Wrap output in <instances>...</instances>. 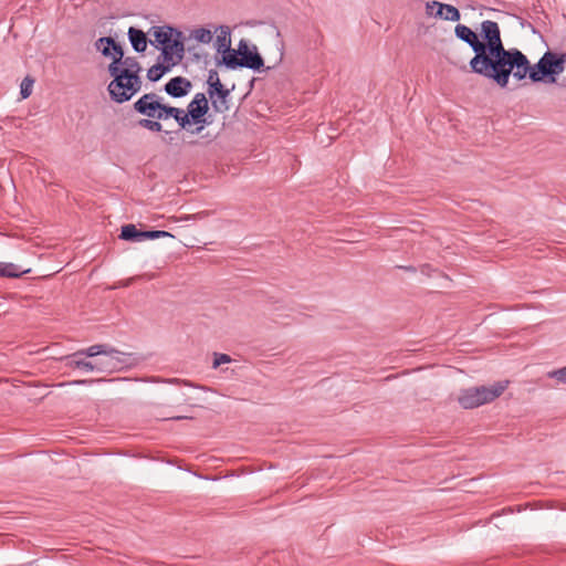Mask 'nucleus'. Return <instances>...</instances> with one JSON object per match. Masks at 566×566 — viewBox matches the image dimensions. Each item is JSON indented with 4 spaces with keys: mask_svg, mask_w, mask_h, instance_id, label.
<instances>
[{
    "mask_svg": "<svg viewBox=\"0 0 566 566\" xmlns=\"http://www.w3.org/2000/svg\"><path fill=\"white\" fill-rule=\"evenodd\" d=\"M488 38L491 41L485 60L480 62L474 73L493 80L501 87L507 86L511 74L518 81L530 77L531 63L526 55L517 49L506 50L501 33L490 31Z\"/></svg>",
    "mask_w": 566,
    "mask_h": 566,
    "instance_id": "nucleus-1",
    "label": "nucleus"
},
{
    "mask_svg": "<svg viewBox=\"0 0 566 566\" xmlns=\"http://www.w3.org/2000/svg\"><path fill=\"white\" fill-rule=\"evenodd\" d=\"M140 71L142 66L135 57H125L119 66L111 63L108 72L113 80L107 87L111 98L116 103H124L137 94L142 88Z\"/></svg>",
    "mask_w": 566,
    "mask_h": 566,
    "instance_id": "nucleus-2",
    "label": "nucleus"
},
{
    "mask_svg": "<svg viewBox=\"0 0 566 566\" xmlns=\"http://www.w3.org/2000/svg\"><path fill=\"white\" fill-rule=\"evenodd\" d=\"M490 31L500 34V27L495 21L485 20L481 23V35L484 41H480L478 34L464 24H457L454 28L455 36L468 43L475 52V55L470 61V67L473 72L476 70L480 62L485 60V54L490 48L491 41L490 38H488V32Z\"/></svg>",
    "mask_w": 566,
    "mask_h": 566,
    "instance_id": "nucleus-3",
    "label": "nucleus"
},
{
    "mask_svg": "<svg viewBox=\"0 0 566 566\" xmlns=\"http://www.w3.org/2000/svg\"><path fill=\"white\" fill-rule=\"evenodd\" d=\"M509 380H500L489 386H475L461 389L457 401L464 409H474L491 403L507 389Z\"/></svg>",
    "mask_w": 566,
    "mask_h": 566,
    "instance_id": "nucleus-4",
    "label": "nucleus"
},
{
    "mask_svg": "<svg viewBox=\"0 0 566 566\" xmlns=\"http://www.w3.org/2000/svg\"><path fill=\"white\" fill-rule=\"evenodd\" d=\"M87 357L92 358L93 371L112 374L123 368L125 355L105 344H96L86 348Z\"/></svg>",
    "mask_w": 566,
    "mask_h": 566,
    "instance_id": "nucleus-5",
    "label": "nucleus"
},
{
    "mask_svg": "<svg viewBox=\"0 0 566 566\" xmlns=\"http://www.w3.org/2000/svg\"><path fill=\"white\" fill-rule=\"evenodd\" d=\"M209 111L208 98L203 93H197L193 99L188 104L187 109L178 108L180 114L174 115L179 126L191 134H199L203 129V125L192 128L193 125L205 123V115Z\"/></svg>",
    "mask_w": 566,
    "mask_h": 566,
    "instance_id": "nucleus-6",
    "label": "nucleus"
},
{
    "mask_svg": "<svg viewBox=\"0 0 566 566\" xmlns=\"http://www.w3.org/2000/svg\"><path fill=\"white\" fill-rule=\"evenodd\" d=\"M565 67L566 53L547 51L535 65H531L530 78L533 82H543L549 77L548 82L555 83V76L562 74Z\"/></svg>",
    "mask_w": 566,
    "mask_h": 566,
    "instance_id": "nucleus-7",
    "label": "nucleus"
},
{
    "mask_svg": "<svg viewBox=\"0 0 566 566\" xmlns=\"http://www.w3.org/2000/svg\"><path fill=\"white\" fill-rule=\"evenodd\" d=\"M134 108L137 113L147 116L149 118L168 119L174 115L180 114L178 107H171L161 103L160 97L155 93H148L143 95L134 104Z\"/></svg>",
    "mask_w": 566,
    "mask_h": 566,
    "instance_id": "nucleus-8",
    "label": "nucleus"
},
{
    "mask_svg": "<svg viewBox=\"0 0 566 566\" xmlns=\"http://www.w3.org/2000/svg\"><path fill=\"white\" fill-rule=\"evenodd\" d=\"M238 53L241 62V67L251 70H260L263 66V59L258 53V48L250 44L247 40H240L238 44Z\"/></svg>",
    "mask_w": 566,
    "mask_h": 566,
    "instance_id": "nucleus-9",
    "label": "nucleus"
},
{
    "mask_svg": "<svg viewBox=\"0 0 566 566\" xmlns=\"http://www.w3.org/2000/svg\"><path fill=\"white\" fill-rule=\"evenodd\" d=\"M426 14L428 17L452 22H457L461 18L460 11L454 6L434 0L426 3Z\"/></svg>",
    "mask_w": 566,
    "mask_h": 566,
    "instance_id": "nucleus-10",
    "label": "nucleus"
},
{
    "mask_svg": "<svg viewBox=\"0 0 566 566\" xmlns=\"http://www.w3.org/2000/svg\"><path fill=\"white\" fill-rule=\"evenodd\" d=\"M174 238L170 232L154 230V231H139L134 224H125L122 227L119 238L126 241H142L146 239H159V238Z\"/></svg>",
    "mask_w": 566,
    "mask_h": 566,
    "instance_id": "nucleus-11",
    "label": "nucleus"
},
{
    "mask_svg": "<svg viewBox=\"0 0 566 566\" xmlns=\"http://www.w3.org/2000/svg\"><path fill=\"white\" fill-rule=\"evenodd\" d=\"M171 42L161 45L160 57L167 61L170 65L178 64L184 56V43L181 41V33L170 39Z\"/></svg>",
    "mask_w": 566,
    "mask_h": 566,
    "instance_id": "nucleus-12",
    "label": "nucleus"
},
{
    "mask_svg": "<svg viewBox=\"0 0 566 566\" xmlns=\"http://www.w3.org/2000/svg\"><path fill=\"white\" fill-rule=\"evenodd\" d=\"M208 95L216 112L223 113L229 109L228 97L230 95V91L224 87L221 81L209 85Z\"/></svg>",
    "mask_w": 566,
    "mask_h": 566,
    "instance_id": "nucleus-13",
    "label": "nucleus"
},
{
    "mask_svg": "<svg viewBox=\"0 0 566 566\" xmlns=\"http://www.w3.org/2000/svg\"><path fill=\"white\" fill-rule=\"evenodd\" d=\"M95 46L104 56L111 57L112 63H116L117 66L123 65V61H125L124 52L112 38L98 39Z\"/></svg>",
    "mask_w": 566,
    "mask_h": 566,
    "instance_id": "nucleus-14",
    "label": "nucleus"
},
{
    "mask_svg": "<svg viewBox=\"0 0 566 566\" xmlns=\"http://www.w3.org/2000/svg\"><path fill=\"white\" fill-rule=\"evenodd\" d=\"M86 349L78 350L67 357L66 366L70 368L82 369L87 373H93V361L87 359Z\"/></svg>",
    "mask_w": 566,
    "mask_h": 566,
    "instance_id": "nucleus-15",
    "label": "nucleus"
},
{
    "mask_svg": "<svg viewBox=\"0 0 566 566\" xmlns=\"http://www.w3.org/2000/svg\"><path fill=\"white\" fill-rule=\"evenodd\" d=\"M191 83L181 76L171 78L165 86L166 92L174 97H181L189 93Z\"/></svg>",
    "mask_w": 566,
    "mask_h": 566,
    "instance_id": "nucleus-16",
    "label": "nucleus"
},
{
    "mask_svg": "<svg viewBox=\"0 0 566 566\" xmlns=\"http://www.w3.org/2000/svg\"><path fill=\"white\" fill-rule=\"evenodd\" d=\"M178 33L180 32L170 27H155L150 32V36L153 38L150 43H156L158 46H161L165 43L171 42L170 39L176 36Z\"/></svg>",
    "mask_w": 566,
    "mask_h": 566,
    "instance_id": "nucleus-17",
    "label": "nucleus"
},
{
    "mask_svg": "<svg viewBox=\"0 0 566 566\" xmlns=\"http://www.w3.org/2000/svg\"><path fill=\"white\" fill-rule=\"evenodd\" d=\"M217 39H216V49L218 53L220 51H226L231 46V31L227 25H220L216 29Z\"/></svg>",
    "mask_w": 566,
    "mask_h": 566,
    "instance_id": "nucleus-18",
    "label": "nucleus"
},
{
    "mask_svg": "<svg viewBox=\"0 0 566 566\" xmlns=\"http://www.w3.org/2000/svg\"><path fill=\"white\" fill-rule=\"evenodd\" d=\"M128 36L135 51L144 52L146 50L147 36L142 30L130 27L128 30Z\"/></svg>",
    "mask_w": 566,
    "mask_h": 566,
    "instance_id": "nucleus-19",
    "label": "nucleus"
},
{
    "mask_svg": "<svg viewBox=\"0 0 566 566\" xmlns=\"http://www.w3.org/2000/svg\"><path fill=\"white\" fill-rule=\"evenodd\" d=\"M222 54L221 63H223L228 69H237L241 67V62L239 59L238 49H231V46L226 51H220Z\"/></svg>",
    "mask_w": 566,
    "mask_h": 566,
    "instance_id": "nucleus-20",
    "label": "nucleus"
},
{
    "mask_svg": "<svg viewBox=\"0 0 566 566\" xmlns=\"http://www.w3.org/2000/svg\"><path fill=\"white\" fill-rule=\"evenodd\" d=\"M172 66L174 65L168 64L167 61H164L161 57H159V62L148 70L147 77L151 82H156Z\"/></svg>",
    "mask_w": 566,
    "mask_h": 566,
    "instance_id": "nucleus-21",
    "label": "nucleus"
},
{
    "mask_svg": "<svg viewBox=\"0 0 566 566\" xmlns=\"http://www.w3.org/2000/svg\"><path fill=\"white\" fill-rule=\"evenodd\" d=\"M23 272L13 263H0V276L19 277Z\"/></svg>",
    "mask_w": 566,
    "mask_h": 566,
    "instance_id": "nucleus-22",
    "label": "nucleus"
},
{
    "mask_svg": "<svg viewBox=\"0 0 566 566\" xmlns=\"http://www.w3.org/2000/svg\"><path fill=\"white\" fill-rule=\"evenodd\" d=\"M191 38L200 43H210L212 41V32L205 28H198L192 31Z\"/></svg>",
    "mask_w": 566,
    "mask_h": 566,
    "instance_id": "nucleus-23",
    "label": "nucleus"
},
{
    "mask_svg": "<svg viewBox=\"0 0 566 566\" xmlns=\"http://www.w3.org/2000/svg\"><path fill=\"white\" fill-rule=\"evenodd\" d=\"M34 78L31 75H27L21 83L20 94L22 98H28L32 94V87Z\"/></svg>",
    "mask_w": 566,
    "mask_h": 566,
    "instance_id": "nucleus-24",
    "label": "nucleus"
},
{
    "mask_svg": "<svg viewBox=\"0 0 566 566\" xmlns=\"http://www.w3.org/2000/svg\"><path fill=\"white\" fill-rule=\"evenodd\" d=\"M547 377L555 379L558 384L566 385V366L547 373Z\"/></svg>",
    "mask_w": 566,
    "mask_h": 566,
    "instance_id": "nucleus-25",
    "label": "nucleus"
},
{
    "mask_svg": "<svg viewBox=\"0 0 566 566\" xmlns=\"http://www.w3.org/2000/svg\"><path fill=\"white\" fill-rule=\"evenodd\" d=\"M139 124L151 132H160L163 129V125L158 120L150 119H142Z\"/></svg>",
    "mask_w": 566,
    "mask_h": 566,
    "instance_id": "nucleus-26",
    "label": "nucleus"
},
{
    "mask_svg": "<svg viewBox=\"0 0 566 566\" xmlns=\"http://www.w3.org/2000/svg\"><path fill=\"white\" fill-rule=\"evenodd\" d=\"M231 357L227 354H218L216 353L213 355V363H212V367L213 368H218L219 366L223 365V364H229L231 363Z\"/></svg>",
    "mask_w": 566,
    "mask_h": 566,
    "instance_id": "nucleus-27",
    "label": "nucleus"
},
{
    "mask_svg": "<svg viewBox=\"0 0 566 566\" xmlns=\"http://www.w3.org/2000/svg\"><path fill=\"white\" fill-rule=\"evenodd\" d=\"M219 81H221V80L219 77L218 72L214 71V70H210L209 71V75H208V80H207L208 86L211 85V84H216Z\"/></svg>",
    "mask_w": 566,
    "mask_h": 566,
    "instance_id": "nucleus-28",
    "label": "nucleus"
}]
</instances>
